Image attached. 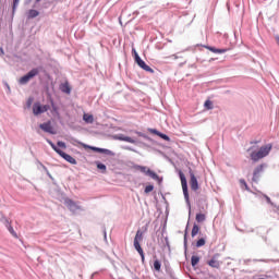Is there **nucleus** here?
<instances>
[{
  "label": "nucleus",
  "mask_w": 279,
  "mask_h": 279,
  "mask_svg": "<svg viewBox=\"0 0 279 279\" xmlns=\"http://www.w3.org/2000/svg\"><path fill=\"white\" fill-rule=\"evenodd\" d=\"M271 149H274V145L266 144L258 149L256 146H251L247 151L250 153V158L253 162H258V160H263V158H267L269 154H271Z\"/></svg>",
  "instance_id": "f257e3e1"
},
{
  "label": "nucleus",
  "mask_w": 279,
  "mask_h": 279,
  "mask_svg": "<svg viewBox=\"0 0 279 279\" xmlns=\"http://www.w3.org/2000/svg\"><path fill=\"white\" fill-rule=\"evenodd\" d=\"M132 53L135 58L136 64L143 69V71H146L147 73H154V69H151L149 65H147V63H145V61H143V59H141V56H138V52H136L135 48H132Z\"/></svg>",
  "instance_id": "f03ea898"
},
{
  "label": "nucleus",
  "mask_w": 279,
  "mask_h": 279,
  "mask_svg": "<svg viewBox=\"0 0 279 279\" xmlns=\"http://www.w3.org/2000/svg\"><path fill=\"white\" fill-rule=\"evenodd\" d=\"M38 73H40V71L37 68L32 69L26 75L20 77L19 84L25 86V84H28L31 80H34Z\"/></svg>",
  "instance_id": "7ed1b4c3"
},
{
  "label": "nucleus",
  "mask_w": 279,
  "mask_h": 279,
  "mask_svg": "<svg viewBox=\"0 0 279 279\" xmlns=\"http://www.w3.org/2000/svg\"><path fill=\"white\" fill-rule=\"evenodd\" d=\"M50 109L51 107L49 105H41L40 102H35L33 105V114H35V117H38V114H43Z\"/></svg>",
  "instance_id": "20e7f679"
},
{
  "label": "nucleus",
  "mask_w": 279,
  "mask_h": 279,
  "mask_svg": "<svg viewBox=\"0 0 279 279\" xmlns=\"http://www.w3.org/2000/svg\"><path fill=\"white\" fill-rule=\"evenodd\" d=\"M180 180H181V186L183 190V195L186 202H189V184L186 183V177L182 173V171L179 172Z\"/></svg>",
  "instance_id": "39448f33"
},
{
  "label": "nucleus",
  "mask_w": 279,
  "mask_h": 279,
  "mask_svg": "<svg viewBox=\"0 0 279 279\" xmlns=\"http://www.w3.org/2000/svg\"><path fill=\"white\" fill-rule=\"evenodd\" d=\"M140 171H141V173L148 175L153 180H160V177H158V174L154 170L147 168L146 166H142Z\"/></svg>",
  "instance_id": "423d86ee"
},
{
  "label": "nucleus",
  "mask_w": 279,
  "mask_h": 279,
  "mask_svg": "<svg viewBox=\"0 0 279 279\" xmlns=\"http://www.w3.org/2000/svg\"><path fill=\"white\" fill-rule=\"evenodd\" d=\"M190 186L193 191H199V183L197 182V178L195 177V172L190 169Z\"/></svg>",
  "instance_id": "0eeeda50"
},
{
  "label": "nucleus",
  "mask_w": 279,
  "mask_h": 279,
  "mask_svg": "<svg viewBox=\"0 0 279 279\" xmlns=\"http://www.w3.org/2000/svg\"><path fill=\"white\" fill-rule=\"evenodd\" d=\"M141 241H143V231L137 230L135 238H134V242L133 245L135 247V250H141Z\"/></svg>",
  "instance_id": "6e6552de"
},
{
  "label": "nucleus",
  "mask_w": 279,
  "mask_h": 279,
  "mask_svg": "<svg viewBox=\"0 0 279 279\" xmlns=\"http://www.w3.org/2000/svg\"><path fill=\"white\" fill-rule=\"evenodd\" d=\"M265 169V165H259L254 169L253 172V182H258V179L260 178V174L263 173Z\"/></svg>",
  "instance_id": "1a4fd4ad"
},
{
  "label": "nucleus",
  "mask_w": 279,
  "mask_h": 279,
  "mask_svg": "<svg viewBox=\"0 0 279 279\" xmlns=\"http://www.w3.org/2000/svg\"><path fill=\"white\" fill-rule=\"evenodd\" d=\"M40 130L44 132H47L48 134H56L53 131V126L51 125V122H45L39 125Z\"/></svg>",
  "instance_id": "9d476101"
},
{
  "label": "nucleus",
  "mask_w": 279,
  "mask_h": 279,
  "mask_svg": "<svg viewBox=\"0 0 279 279\" xmlns=\"http://www.w3.org/2000/svg\"><path fill=\"white\" fill-rule=\"evenodd\" d=\"M59 156H61V158H64L66 160V162H70V165H77V160H75V158H73V156L64 153V151H59Z\"/></svg>",
  "instance_id": "9b49d317"
},
{
  "label": "nucleus",
  "mask_w": 279,
  "mask_h": 279,
  "mask_svg": "<svg viewBox=\"0 0 279 279\" xmlns=\"http://www.w3.org/2000/svg\"><path fill=\"white\" fill-rule=\"evenodd\" d=\"M65 206L69 208V210H71L72 213H77V210H80V207L77 206V204L75 202H73L72 199H65Z\"/></svg>",
  "instance_id": "f8f14e48"
},
{
  "label": "nucleus",
  "mask_w": 279,
  "mask_h": 279,
  "mask_svg": "<svg viewBox=\"0 0 279 279\" xmlns=\"http://www.w3.org/2000/svg\"><path fill=\"white\" fill-rule=\"evenodd\" d=\"M207 265L214 269H219V267H221V262L218 260L217 256H214L209 262H207Z\"/></svg>",
  "instance_id": "ddd939ff"
},
{
  "label": "nucleus",
  "mask_w": 279,
  "mask_h": 279,
  "mask_svg": "<svg viewBox=\"0 0 279 279\" xmlns=\"http://www.w3.org/2000/svg\"><path fill=\"white\" fill-rule=\"evenodd\" d=\"M60 90L62 93H65V95H71V85H69V82H65L60 85Z\"/></svg>",
  "instance_id": "4468645a"
},
{
  "label": "nucleus",
  "mask_w": 279,
  "mask_h": 279,
  "mask_svg": "<svg viewBox=\"0 0 279 279\" xmlns=\"http://www.w3.org/2000/svg\"><path fill=\"white\" fill-rule=\"evenodd\" d=\"M4 222H5V226L9 230V232L12 234V236H14L16 239L17 238L16 231H14V228H12V225L10 223V220H8V218H5Z\"/></svg>",
  "instance_id": "2eb2a0df"
},
{
  "label": "nucleus",
  "mask_w": 279,
  "mask_h": 279,
  "mask_svg": "<svg viewBox=\"0 0 279 279\" xmlns=\"http://www.w3.org/2000/svg\"><path fill=\"white\" fill-rule=\"evenodd\" d=\"M83 121H85V123H94L95 118L93 117V114L84 113L83 114Z\"/></svg>",
  "instance_id": "dca6fc26"
},
{
  "label": "nucleus",
  "mask_w": 279,
  "mask_h": 279,
  "mask_svg": "<svg viewBox=\"0 0 279 279\" xmlns=\"http://www.w3.org/2000/svg\"><path fill=\"white\" fill-rule=\"evenodd\" d=\"M207 49L213 53H226V51H228V49H217L215 47H207Z\"/></svg>",
  "instance_id": "f3484780"
},
{
  "label": "nucleus",
  "mask_w": 279,
  "mask_h": 279,
  "mask_svg": "<svg viewBox=\"0 0 279 279\" xmlns=\"http://www.w3.org/2000/svg\"><path fill=\"white\" fill-rule=\"evenodd\" d=\"M196 221H197V223H203V221H206V215L196 214Z\"/></svg>",
  "instance_id": "a211bd4d"
},
{
  "label": "nucleus",
  "mask_w": 279,
  "mask_h": 279,
  "mask_svg": "<svg viewBox=\"0 0 279 279\" xmlns=\"http://www.w3.org/2000/svg\"><path fill=\"white\" fill-rule=\"evenodd\" d=\"M192 238H195L197 236V234H199V226L197 225H194L193 228H192Z\"/></svg>",
  "instance_id": "6ab92c4d"
},
{
  "label": "nucleus",
  "mask_w": 279,
  "mask_h": 279,
  "mask_svg": "<svg viewBox=\"0 0 279 279\" xmlns=\"http://www.w3.org/2000/svg\"><path fill=\"white\" fill-rule=\"evenodd\" d=\"M38 14H40L38 11L32 9L28 11V19H36V16H38Z\"/></svg>",
  "instance_id": "aec40b11"
},
{
  "label": "nucleus",
  "mask_w": 279,
  "mask_h": 279,
  "mask_svg": "<svg viewBox=\"0 0 279 279\" xmlns=\"http://www.w3.org/2000/svg\"><path fill=\"white\" fill-rule=\"evenodd\" d=\"M81 145L84 147V149H92V151H97L99 154V147L88 146L84 143H81Z\"/></svg>",
  "instance_id": "412c9836"
},
{
  "label": "nucleus",
  "mask_w": 279,
  "mask_h": 279,
  "mask_svg": "<svg viewBox=\"0 0 279 279\" xmlns=\"http://www.w3.org/2000/svg\"><path fill=\"white\" fill-rule=\"evenodd\" d=\"M98 154H106L107 156H112V150L106 148H98Z\"/></svg>",
  "instance_id": "4be33fe9"
},
{
  "label": "nucleus",
  "mask_w": 279,
  "mask_h": 279,
  "mask_svg": "<svg viewBox=\"0 0 279 279\" xmlns=\"http://www.w3.org/2000/svg\"><path fill=\"white\" fill-rule=\"evenodd\" d=\"M191 263H192V267H195L196 265H198L199 256H197V255L192 256Z\"/></svg>",
  "instance_id": "5701e85b"
},
{
  "label": "nucleus",
  "mask_w": 279,
  "mask_h": 279,
  "mask_svg": "<svg viewBox=\"0 0 279 279\" xmlns=\"http://www.w3.org/2000/svg\"><path fill=\"white\" fill-rule=\"evenodd\" d=\"M47 143L50 145V147L53 149V151H56L57 154H60V151H62L60 148L56 147V144H53V142L51 141H47Z\"/></svg>",
  "instance_id": "b1692460"
},
{
  "label": "nucleus",
  "mask_w": 279,
  "mask_h": 279,
  "mask_svg": "<svg viewBox=\"0 0 279 279\" xmlns=\"http://www.w3.org/2000/svg\"><path fill=\"white\" fill-rule=\"evenodd\" d=\"M155 134H157V136H160V138H162L163 141H170L169 135L160 133L158 131H155Z\"/></svg>",
  "instance_id": "393cba45"
},
{
  "label": "nucleus",
  "mask_w": 279,
  "mask_h": 279,
  "mask_svg": "<svg viewBox=\"0 0 279 279\" xmlns=\"http://www.w3.org/2000/svg\"><path fill=\"white\" fill-rule=\"evenodd\" d=\"M204 245H206V240L204 238H201L197 242H196V247H204Z\"/></svg>",
  "instance_id": "a878e982"
},
{
  "label": "nucleus",
  "mask_w": 279,
  "mask_h": 279,
  "mask_svg": "<svg viewBox=\"0 0 279 279\" xmlns=\"http://www.w3.org/2000/svg\"><path fill=\"white\" fill-rule=\"evenodd\" d=\"M160 267H161L160 260L155 259V262H154V269L156 271H160Z\"/></svg>",
  "instance_id": "bb28decb"
},
{
  "label": "nucleus",
  "mask_w": 279,
  "mask_h": 279,
  "mask_svg": "<svg viewBox=\"0 0 279 279\" xmlns=\"http://www.w3.org/2000/svg\"><path fill=\"white\" fill-rule=\"evenodd\" d=\"M206 110H213V101L206 100L204 104Z\"/></svg>",
  "instance_id": "cd10ccee"
},
{
  "label": "nucleus",
  "mask_w": 279,
  "mask_h": 279,
  "mask_svg": "<svg viewBox=\"0 0 279 279\" xmlns=\"http://www.w3.org/2000/svg\"><path fill=\"white\" fill-rule=\"evenodd\" d=\"M136 252H138L142 258V263L145 264V252L143 251V248L136 250Z\"/></svg>",
  "instance_id": "c85d7f7f"
},
{
  "label": "nucleus",
  "mask_w": 279,
  "mask_h": 279,
  "mask_svg": "<svg viewBox=\"0 0 279 279\" xmlns=\"http://www.w3.org/2000/svg\"><path fill=\"white\" fill-rule=\"evenodd\" d=\"M123 141H124V143H131V144H135L136 143V141H134V138H132V137H130V136H125L124 138H123Z\"/></svg>",
  "instance_id": "c756f323"
},
{
  "label": "nucleus",
  "mask_w": 279,
  "mask_h": 279,
  "mask_svg": "<svg viewBox=\"0 0 279 279\" xmlns=\"http://www.w3.org/2000/svg\"><path fill=\"white\" fill-rule=\"evenodd\" d=\"M20 2L21 0H13V7H12L13 13L16 12V8H19Z\"/></svg>",
  "instance_id": "7c9ffc66"
},
{
  "label": "nucleus",
  "mask_w": 279,
  "mask_h": 279,
  "mask_svg": "<svg viewBox=\"0 0 279 279\" xmlns=\"http://www.w3.org/2000/svg\"><path fill=\"white\" fill-rule=\"evenodd\" d=\"M240 184H241V186H244L245 191H250V187L247 186V182H245L244 179L240 180Z\"/></svg>",
  "instance_id": "2f4dec72"
},
{
  "label": "nucleus",
  "mask_w": 279,
  "mask_h": 279,
  "mask_svg": "<svg viewBox=\"0 0 279 279\" xmlns=\"http://www.w3.org/2000/svg\"><path fill=\"white\" fill-rule=\"evenodd\" d=\"M151 191H154V185H147L144 190V193L148 194L151 193Z\"/></svg>",
  "instance_id": "473e14b6"
},
{
  "label": "nucleus",
  "mask_w": 279,
  "mask_h": 279,
  "mask_svg": "<svg viewBox=\"0 0 279 279\" xmlns=\"http://www.w3.org/2000/svg\"><path fill=\"white\" fill-rule=\"evenodd\" d=\"M97 169H100V171H102V172L105 173V171H106V165L98 162V163H97Z\"/></svg>",
  "instance_id": "72a5a7b5"
},
{
  "label": "nucleus",
  "mask_w": 279,
  "mask_h": 279,
  "mask_svg": "<svg viewBox=\"0 0 279 279\" xmlns=\"http://www.w3.org/2000/svg\"><path fill=\"white\" fill-rule=\"evenodd\" d=\"M58 147H61L62 149H66V144L64 142H58Z\"/></svg>",
  "instance_id": "f704fd0d"
},
{
  "label": "nucleus",
  "mask_w": 279,
  "mask_h": 279,
  "mask_svg": "<svg viewBox=\"0 0 279 279\" xmlns=\"http://www.w3.org/2000/svg\"><path fill=\"white\" fill-rule=\"evenodd\" d=\"M133 169L135 171H141V169H143V166L135 165V166H133Z\"/></svg>",
  "instance_id": "c9c22d12"
},
{
  "label": "nucleus",
  "mask_w": 279,
  "mask_h": 279,
  "mask_svg": "<svg viewBox=\"0 0 279 279\" xmlns=\"http://www.w3.org/2000/svg\"><path fill=\"white\" fill-rule=\"evenodd\" d=\"M123 138H125V135H119L118 136V141H123Z\"/></svg>",
  "instance_id": "e433bc0d"
},
{
  "label": "nucleus",
  "mask_w": 279,
  "mask_h": 279,
  "mask_svg": "<svg viewBox=\"0 0 279 279\" xmlns=\"http://www.w3.org/2000/svg\"><path fill=\"white\" fill-rule=\"evenodd\" d=\"M251 145H258V142H251Z\"/></svg>",
  "instance_id": "4c0bfd02"
},
{
  "label": "nucleus",
  "mask_w": 279,
  "mask_h": 279,
  "mask_svg": "<svg viewBox=\"0 0 279 279\" xmlns=\"http://www.w3.org/2000/svg\"><path fill=\"white\" fill-rule=\"evenodd\" d=\"M184 243H186V233L184 234Z\"/></svg>",
  "instance_id": "58836bf2"
},
{
  "label": "nucleus",
  "mask_w": 279,
  "mask_h": 279,
  "mask_svg": "<svg viewBox=\"0 0 279 279\" xmlns=\"http://www.w3.org/2000/svg\"><path fill=\"white\" fill-rule=\"evenodd\" d=\"M40 0H36L37 3H39Z\"/></svg>",
  "instance_id": "ea45409f"
},
{
  "label": "nucleus",
  "mask_w": 279,
  "mask_h": 279,
  "mask_svg": "<svg viewBox=\"0 0 279 279\" xmlns=\"http://www.w3.org/2000/svg\"><path fill=\"white\" fill-rule=\"evenodd\" d=\"M52 108H53V101H51Z\"/></svg>",
  "instance_id": "a19ab883"
}]
</instances>
